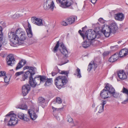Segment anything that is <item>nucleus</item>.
<instances>
[{
  "label": "nucleus",
  "instance_id": "nucleus-36",
  "mask_svg": "<svg viewBox=\"0 0 128 128\" xmlns=\"http://www.w3.org/2000/svg\"><path fill=\"white\" fill-rule=\"evenodd\" d=\"M25 72H24L23 71H20L18 72H16L15 73V75L16 77H17L20 75L22 74V76L25 73Z\"/></svg>",
  "mask_w": 128,
  "mask_h": 128
},
{
  "label": "nucleus",
  "instance_id": "nucleus-47",
  "mask_svg": "<svg viewBox=\"0 0 128 128\" xmlns=\"http://www.w3.org/2000/svg\"><path fill=\"white\" fill-rule=\"evenodd\" d=\"M128 102V96H127V98L126 99L122 102V104H126Z\"/></svg>",
  "mask_w": 128,
  "mask_h": 128
},
{
  "label": "nucleus",
  "instance_id": "nucleus-50",
  "mask_svg": "<svg viewBox=\"0 0 128 128\" xmlns=\"http://www.w3.org/2000/svg\"><path fill=\"white\" fill-rule=\"evenodd\" d=\"M20 62H21V64H22L23 66H24L26 64V61L24 60H22L20 61Z\"/></svg>",
  "mask_w": 128,
  "mask_h": 128
},
{
  "label": "nucleus",
  "instance_id": "nucleus-63",
  "mask_svg": "<svg viewBox=\"0 0 128 128\" xmlns=\"http://www.w3.org/2000/svg\"><path fill=\"white\" fill-rule=\"evenodd\" d=\"M95 104L94 103L92 104V107L93 108H94L95 107Z\"/></svg>",
  "mask_w": 128,
  "mask_h": 128
},
{
  "label": "nucleus",
  "instance_id": "nucleus-22",
  "mask_svg": "<svg viewBox=\"0 0 128 128\" xmlns=\"http://www.w3.org/2000/svg\"><path fill=\"white\" fill-rule=\"evenodd\" d=\"M34 20L35 21L34 24H36L38 26H42L43 25L42 20V19L34 17Z\"/></svg>",
  "mask_w": 128,
  "mask_h": 128
},
{
  "label": "nucleus",
  "instance_id": "nucleus-44",
  "mask_svg": "<svg viewBox=\"0 0 128 128\" xmlns=\"http://www.w3.org/2000/svg\"><path fill=\"white\" fill-rule=\"evenodd\" d=\"M108 61L110 62H115L112 55L110 57L108 60Z\"/></svg>",
  "mask_w": 128,
  "mask_h": 128
},
{
  "label": "nucleus",
  "instance_id": "nucleus-25",
  "mask_svg": "<svg viewBox=\"0 0 128 128\" xmlns=\"http://www.w3.org/2000/svg\"><path fill=\"white\" fill-rule=\"evenodd\" d=\"M26 32L28 37L32 38L33 36L30 26L28 24V28L26 29Z\"/></svg>",
  "mask_w": 128,
  "mask_h": 128
},
{
  "label": "nucleus",
  "instance_id": "nucleus-4",
  "mask_svg": "<svg viewBox=\"0 0 128 128\" xmlns=\"http://www.w3.org/2000/svg\"><path fill=\"white\" fill-rule=\"evenodd\" d=\"M8 37L10 38V44L11 46H15L16 44L18 45L20 44L21 42L18 35L14 34V33L13 34L9 33L8 34Z\"/></svg>",
  "mask_w": 128,
  "mask_h": 128
},
{
  "label": "nucleus",
  "instance_id": "nucleus-14",
  "mask_svg": "<svg viewBox=\"0 0 128 128\" xmlns=\"http://www.w3.org/2000/svg\"><path fill=\"white\" fill-rule=\"evenodd\" d=\"M38 104L39 106H41L43 108L47 106V104L45 102V99L42 97H40L38 98Z\"/></svg>",
  "mask_w": 128,
  "mask_h": 128
},
{
  "label": "nucleus",
  "instance_id": "nucleus-20",
  "mask_svg": "<svg viewBox=\"0 0 128 128\" xmlns=\"http://www.w3.org/2000/svg\"><path fill=\"white\" fill-rule=\"evenodd\" d=\"M128 54V50L126 48L121 50L119 52V56L120 58L125 56Z\"/></svg>",
  "mask_w": 128,
  "mask_h": 128
},
{
  "label": "nucleus",
  "instance_id": "nucleus-37",
  "mask_svg": "<svg viewBox=\"0 0 128 128\" xmlns=\"http://www.w3.org/2000/svg\"><path fill=\"white\" fill-rule=\"evenodd\" d=\"M122 92L126 94L127 95V96H128V90L126 88L123 87L122 90Z\"/></svg>",
  "mask_w": 128,
  "mask_h": 128
},
{
  "label": "nucleus",
  "instance_id": "nucleus-15",
  "mask_svg": "<svg viewBox=\"0 0 128 128\" xmlns=\"http://www.w3.org/2000/svg\"><path fill=\"white\" fill-rule=\"evenodd\" d=\"M18 116L19 118L24 121L28 122L29 120L28 116L26 115H24L21 112H20L18 113Z\"/></svg>",
  "mask_w": 128,
  "mask_h": 128
},
{
  "label": "nucleus",
  "instance_id": "nucleus-32",
  "mask_svg": "<svg viewBox=\"0 0 128 128\" xmlns=\"http://www.w3.org/2000/svg\"><path fill=\"white\" fill-rule=\"evenodd\" d=\"M60 41H58L57 43L56 44L55 46L54 47V49L52 50V51L54 52H57L58 50V48L60 46Z\"/></svg>",
  "mask_w": 128,
  "mask_h": 128
},
{
  "label": "nucleus",
  "instance_id": "nucleus-8",
  "mask_svg": "<svg viewBox=\"0 0 128 128\" xmlns=\"http://www.w3.org/2000/svg\"><path fill=\"white\" fill-rule=\"evenodd\" d=\"M6 58L8 65L9 66H12L16 62L14 56L12 54H10L7 56Z\"/></svg>",
  "mask_w": 128,
  "mask_h": 128
},
{
  "label": "nucleus",
  "instance_id": "nucleus-2",
  "mask_svg": "<svg viewBox=\"0 0 128 128\" xmlns=\"http://www.w3.org/2000/svg\"><path fill=\"white\" fill-rule=\"evenodd\" d=\"M36 73V72L30 73L28 72H26L25 73L22 75L21 81H24L28 78H29V83L30 86L34 88L36 85H38L39 81L37 79L36 76L33 78V76Z\"/></svg>",
  "mask_w": 128,
  "mask_h": 128
},
{
  "label": "nucleus",
  "instance_id": "nucleus-26",
  "mask_svg": "<svg viewBox=\"0 0 128 128\" xmlns=\"http://www.w3.org/2000/svg\"><path fill=\"white\" fill-rule=\"evenodd\" d=\"M16 108H18L22 110H27L28 107L27 106L24 104L17 105L16 106Z\"/></svg>",
  "mask_w": 128,
  "mask_h": 128
},
{
  "label": "nucleus",
  "instance_id": "nucleus-58",
  "mask_svg": "<svg viewBox=\"0 0 128 128\" xmlns=\"http://www.w3.org/2000/svg\"><path fill=\"white\" fill-rule=\"evenodd\" d=\"M80 34L82 37L83 39H84V37H85V35H84L82 33H80Z\"/></svg>",
  "mask_w": 128,
  "mask_h": 128
},
{
  "label": "nucleus",
  "instance_id": "nucleus-29",
  "mask_svg": "<svg viewBox=\"0 0 128 128\" xmlns=\"http://www.w3.org/2000/svg\"><path fill=\"white\" fill-rule=\"evenodd\" d=\"M75 18L74 17H71L67 19L66 22L70 24H71L75 21Z\"/></svg>",
  "mask_w": 128,
  "mask_h": 128
},
{
  "label": "nucleus",
  "instance_id": "nucleus-56",
  "mask_svg": "<svg viewBox=\"0 0 128 128\" xmlns=\"http://www.w3.org/2000/svg\"><path fill=\"white\" fill-rule=\"evenodd\" d=\"M57 72H54L52 71L51 73L52 75V76H54L55 75L57 74L56 73Z\"/></svg>",
  "mask_w": 128,
  "mask_h": 128
},
{
  "label": "nucleus",
  "instance_id": "nucleus-61",
  "mask_svg": "<svg viewBox=\"0 0 128 128\" xmlns=\"http://www.w3.org/2000/svg\"><path fill=\"white\" fill-rule=\"evenodd\" d=\"M108 54V53L106 52H104L103 53V55L104 56H106Z\"/></svg>",
  "mask_w": 128,
  "mask_h": 128
},
{
  "label": "nucleus",
  "instance_id": "nucleus-62",
  "mask_svg": "<svg viewBox=\"0 0 128 128\" xmlns=\"http://www.w3.org/2000/svg\"><path fill=\"white\" fill-rule=\"evenodd\" d=\"M87 28V26H85L84 27H83L82 28V31L83 32H84L85 30H84V29L85 28Z\"/></svg>",
  "mask_w": 128,
  "mask_h": 128
},
{
  "label": "nucleus",
  "instance_id": "nucleus-43",
  "mask_svg": "<svg viewBox=\"0 0 128 128\" xmlns=\"http://www.w3.org/2000/svg\"><path fill=\"white\" fill-rule=\"evenodd\" d=\"M100 32V31H98L97 34L96 33L95 34L96 35V37L95 38H98L101 36V34L100 33V32Z\"/></svg>",
  "mask_w": 128,
  "mask_h": 128
},
{
  "label": "nucleus",
  "instance_id": "nucleus-53",
  "mask_svg": "<svg viewBox=\"0 0 128 128\" xmlns=\"http://www.w3.org/2000/svg\"><path fill=\"white\" fill-rule=\"evenodd\" d=\"M102 102L101 104L102 106H103V107H104V105L106 104V100H102Z\"/></svg>",
  "mask_w": 128,
  "mask_h": 128
},
{
  "label": "nucleus",
  "instance_id": "nucleus-24",
  "mask_svg": "<svg viewBox=\"0 0 128 128\" xmlns=\"http://www.w3.org/2000/svg\"><path fill=\"white\" fill-rule=\"evenodd\" d=\"M23 68L24 70L29 69L28 70V71H27V72H29L31 73H33L34 72H36L35 70H36V68L34 67H33L32 66H24V67Z\"/></svg>",
  "mask_w": 128,
  "mask_h": 128
},
{
  "label": "nucleus",
  "instance_id": "nucleus-55",
  "mask_svg": "<svg viewBox=\"0 0 128 128\" xmlns=\"http://www.w3.org/2000/svg\"><path fill=\"white\" fill-rule=\"evenodd\" d=\"M68 60H66L65 61H64V62H63L62 64H59L58 65H60V66H62V65H63L64 64L68 63Z\"/></svg>",
  "mask_w": 128,
  "mask_h": 128
},
{
  "label": "nucleus",
  "instance_id": "nucleus-1",
  "mask_svg": "<svg viewBox=\"0 0 128 128\" xmlns=\"http://www.w3.org/2000/svg\"><path fill=\"white\" fill-rule=\"evenodd\" d=\"M60 74L66 75V76H58L55 80V84L59 89H60L62 87H64V86L68 82V78L69 73L68 71H60Z\"/></svg>",
  "mask_w": 128,
  "mask_h": 128
},
{
  "label": "nucleus",
  "instance_id": "nucleus-13",
  "mask_svg": "<svg viewBox=\"0 0 128 128\" xmlns=\"http://www.w3.org/2000/svg\"><path fill=\"white\" fill-rule=\"evenodd\" d=\"M108 29L110 30V32L114 33H115L118 29V27L116 24L115 23H112L111 24L110 26L108 27Z\"/></svg>",
  "mask_w": 128,
  "mask_h": 128
},
{
  "label": "nucleus",
  "instance_id": "nucleus-64",
  "mask_svg": "<svg viewBox=\"0 0 128 128\" xmlns=\"http://www.w3.org/2000/svg\"><path fill=\"white\" fill-rule=\"evenodd\" d=\"M82 31L80 30L78 31V32L79 33V34H80V33H82Z\"/></svg>",
  "mask_w": 128,
  "mask_h": 128
},
{
  "label": "nucleus",
  "instance_id": "nucleus-10",
  "mask_svg": "<svg viewBox=\"0 0 128 128\" xmlns=\"http://www.w3.org/2000/svg\"><path fill=\"white\" fill-rule=\"evenodd\" d=\"M60 46L59 50L62 54L67 58V57L68 56L67 55L68 54V51L66 47L65 46L64 43L62 42Z\"/></svg>",
  "mask_w": 128,
  "mask_h": 128
},
{
  "label": "nucleus",
  "instance_id": "nucleus-60",
  "mask_svg": "<svg viewBox=\"0 0 128 128\" xmlns=\"http://www.w3.org/2000/svg\"><path fill=\"white\" fill-rule=\"evenodd\" d=\"M94 65V68H96L97 67V64L95 63H93Z\"/></svg>",
  "mask_w": 128,
  "mask_h": 128
},
{
  "label": "nucleus",
  "instance_id": "nucleus-5",
  "mask_svg": "<svg viewBox=\"0 0 128 128\" xmlns=\"http://www.w3.org/2000/svg\"><path fill=\"white\" fill-rule=\"evenodd\" d=\"M104 88L108 91L109 94H110L111 96H112L115 98H117L118 97V94L115 92L114 89L112 85H110L108 83L106 84Z\"/></svg>",
  "mask_w": 128,
  "mask_h": 128
},
{
  "label": "nucleus",
  "instance_id": "nucleus-40",
  "mask_svg": "<svg viewBox=\"0 0 128 128\" xmlns=\"http://www.w3.org/2000/svg\"><path fill=\"white\" fill-rule=\"evenodd\" d=\"M92 68V64L91 63H90L88 66V68L87 70L88 71H90L91 70Z\"/></svg>",
  "mask_w": 128,
  "mask_h": 128
},
{
  "label": "nucleus",
  "instance_id": "nucleus-59",
  "mask_svg": "<svg viewBox=\"0 0 128 128\" xmlns=\"http://www.w3.org/2000/svg\"><path fill=\"white\" fill-rule=\"evenodd\" d=\"M2 27L0 26V34H3V33L2 32Z\"/></svg>",
  "mask_w": 128,
  "mask_h": 128
},
{
  "label": "nucleus",
  "instance_id": "nucleus-27",
  "mask_svg": "<svg viewBox=\"0 0 128 128\" xmlns=\"http://www.w3.org/2000/svg\"><path fill=\"white\" fill-rule=\"evenodd\" d=\"M26 38V35L25 32L21 33L20 35L19 39L20 41H24L25 40Z\"/></svg>",
  "mask_w": 128,
  "mask_h": 128
},
{
  "label": "nucleus",
  "instance_id": "nucleus-19",
  "mask_svg": "<svg viewBox=\"0 0 128 128\" xmlns=\"http://www.w3.org/2000/svg\"><path fill=\"white\" fill-rule=\"evenodd\" d=\"M92 43L91 41L87 38L82 43V46L84 48H86L90 46Z\"/></svg>",
  "mask_w": 128,
  "mask_h": 128
},
{
  "label": "nucleus",
  "instance_id": "nucleus-6",
  "mask_svg": "<svg viewBox=\"0 0 128 128\" xmlns=\"http://www.w3.org/2000/svg\"><path fill=\"white\" fill-rule=\"evenodd\" d=\"M56 2L60 4V6L64 8L70 6L73 4L72 0H56Z\"/></svg>",
  "mask_w": 128,
  "mask_h": 128
},
{
  "label": "nucleus",
  "instance_id": "nucleus-30",
  "mask_svg": "<svg viewBox=\"0 0 128 128\" xmlns=\"http://www.w3.org/2000/svg\"><path fill=\"white\" fill-rule=\"evenodd\" d=\"M74 75H76L77 77L78 78H80L81 77V72H80V70L78 68H77L76 69L75 73L74 74Z\"/></svg>",
  "mask_w": 128,
  "mask_h": 128
},
{
  "label": "nucleus",
  "instance_id": "nucleus-16",
  "mask_svg": "<svg viewBox=\"0 0 128 128\" xmlns=\"http://www.w3.org/2000/svg\"><path fill=\"white\" fill-rule=\"evenodd\" d=\"M22 28H17L16 27L13 28L11 30V31L10 32V33H12L13 34L14 33V34L18 35V34H21V33L23 32Z\"/></svg>",
  "mask_w": 128,
  "mask_h": 128
},
{
  "label": "nucleus",
  "instance_id": "nucleus-46",
  "mask_svg": "<svg viewBox=\"0 0 128 128\" xmlns=\"http://www.w3.org/2000/svg\"><path fill=\"white\" fill-rule=\"evenodd\" d=\"M6 73V72L5 71H0V77L5 76Z\"/></svg>",
  "mask_w": 128,
  "mask_h": 128
},
{
  "label": "nucleus",
  "instance_id": "nucleus-42",
  "mask_svg": "<svg viewBox=\"0 0 128 128\" xmlns=\"http://www.w3.org/2000/svg\"><path fill=\"white\" fill-rule=\"evenodd\" d=\"M56 102L58 104H60L62 102V100L59 97L56 98Z\"/></svg>",
  "mask_w": 128,
  "mask_h": 128
},
{
  "label": "nucleus",
  "instance_id": "nucleus-23",
  "mask_svg": "<svg viewBox=\"0 0 128 128\" xmlns=\"http://www.w3.org/2000/svg\"><path fill=\"white\" fill-rule=\"evenodd\" d=\"M110 32V30H108V28L106 29V30H104L103 28H102L100 32L102 33L106 37H108L110 36V33H112Z\"/></svg>",
  "mask_w": 128,
  "mask_h": 128
},
{
  "label": "nucleus",
  "instance_id": "nucleus-9",
  "mask_svg": "<svg viewBox=\"0 0 128 128\" xmlns=\"http://www.w3.org/2000/svg\"><path fill=\"white\" fill-rule=\"evenodd\" d=\"M30 89V86L28 84H26L22 87V92L23 95L25 96L28 93Z\"/></svg>",
  "mask_w": 128,
  "mask_h": 128
},
{
  "label": "nucleus",
  "instance_id": "nucleus-17",
  "mask_svg": "<svg viewBox=\"0 0 128 128\" xmlns=\"http://www.w3.org/2000/svg\"><path fill=\"white\" fill-rule=\"evenodd\" d=\"M114 17L116 20L120 21H122L124 18V15L122 12L115 14Z\"/></svg>",
  "mask_w": 128,
  "mask_h": 128
},
{
  "label": "nucleus",
  "instance_id": "nucleus-54",
  "mask_svg": "<svg viewBox=\"0 0 128 128\" xmlns=\"http://www.w3.org/2000/svg\"><path fill=\"white\" fill-rule=\"evenodd\" d=\"M61 24L64 26H66L68 25L67 22L64 21H62L61 23Z\"/></svg>",
  "mask_w": 128,
  "mask_h": 128
},
{
  "label": "nucleus",
  "instance_id": "nucleus-21",
  "mask_svg": "<svg viewBox=\"0 0 128 128\" xmlns=\"http://www.w3.org/2000/svg\"><path fill=\"white\" fill-rule=\"evenodd\" d=\"M37 79L39 81L38 85H40V83L44 82L46 80V77L45 76L42 75L36 76Z\"/></svg>",
  "mask_w": 128,
  "mask_h": 128
},
{
  "label": "nucleus",
  "instance_id": "nucleus-38",
  "mask_svg": "<svg viewBox=\"0 0 128 128\" xmlns=\"http://www.w3.org/2000/svg\"><path fill=\"white\" fill-rule=\"evenodd\" d=\"M53 71L55 72H57V74H58V73H60V70L58 68V67L57 66H56Z\"/></svg>",
  "mask_w": 128,
  "mask_h": 128
},
{
  "label": "nucleus",
  "instance_id": "nucleus-18",
  "mask_svg": "<svg viewBox=\"0 0 128 128\" xmlns=\"http://www.w3.org/2000/svg\"><path fill=\"white\" fill-rule=\"evenodd\" d=\"M28 113L32 120H35L37 117L36 113L34 111L31 110H28Z\"/></svg>",
  "mask_w": 128,
  "mask_h": 128
},
{
  "label": "nucleus",
  "instance_id": "nucleus-3",
  "mask_svg": "<svg viewBox=\"0 0 128 128\" xmlns=\"http://www.w3.org/2000/svg\"><path fill=\"white\" fill-rule=\"evenodd\" d=\"M13 112L11 111L6 116V118L4 119V122H7L10 119L8 122V126H13L16 125L18 123V119L16 117V115Z\"/></svg>",
  "mask_w": 128,
  "mask_h": 128
},
{
  "label": "nucleus",
  "instance_id": "nucleus-33",
  "mask_svg": "<svg viewBox=\"0 0 128 128\" xmlns=\"http://www.w3.org/2000/svg\"><path fill=\"white\" fill-rule=\"evenodd\" d=\"M46 82L44 84V86H48L49 84H50L52 81V78H47V79H46Z\"/></svg>",
  "mask_w": 128,
  "mask_h": 128
},
{
  "label": "nucleus",
  "instance_id": "nucleus-34",
  "mask_svg": "<svg viewBox=\"0 0 128 128\" xmlns=\"http://www.w3.org/2000/svg\"><path fill=\"white\" fill-rule=\"evenodd\" d=\"M23 66V65L21 64V62H19L17 65V66L16 68V70H17L21 68Z\"/></svg>",
  "mask_w": 128,
  "mask_h": 128
},
{
  "label": "nucleus",
  "instance_id": "nucleus-28",
  "mask_svg": "<svg viewBox=\"0 0 128 128\" xmlns=\"http://www.w3.org/2000/svg\"><path fill=\"white\" fill-rule=\"evenodd\" d=\"M43 7L44 9L46 10H47L50 9L52 10L53 11L54 9L52 8V6L48 5V4L46 2H44V4Z\"/></svg>",
  "mask_w": 128,
  "mask_h": 128
},
{
  "label": "nucleus",
  "instance_id": "nucleus-39",
  "mask_svg": "<svg viewBox=\"0 0 128 128\" xmlns=\"http://www.w3.org/2000/svg\"><path fill=\"white\" fill-rule=\"evenodd\" d=\"M118 47V45H115L114 46H111L110 47V48L113 50H117Z\"/></svg>",
  "mask_w": 128,
  "mask_h": 128
},
{
  "label": "nucleus",
  "instance_id": "nucleus-12",
  "mask_svg": "<svg viewBox=\"0 0 128 128\" xmlns=\"http://www.w3.org/2000/svg\"><path fill=\"white\" fill-rule=\"evenodd\" d=\"M117 74L118 77L121 80H124L127 78L126 73L123 70L118 71Z\"/></svg>",
  "mask_w": 128,
  "mask_h": 128
},
{
  "label": "nucleus",
  "instance_id": "nucleus-41",
  "mask_svg": "<svg viewBox=\"0 0 128 128\" xmlns=\"http://www.w3.org/2000/svg\"><path fill=\"white\" fill-rule=\"evenodd\" d=\"M4 82L6 83H8L9 81L10 78L9 77H8L7 76H5L4 78Z\"/></svg>",
  "mask_w": 128,
  "mask_h": 128
},
{
  "label": "nucleus",
  "instance_id": "nucleus-57",
  "mask_svg": "<svg viewBox=\"0 0 128 128\" xmlns=\"http://www.w3.org/2000/svg\"><path fill=\"white\" fill-rule=\"evenodd\" d=\"M97 0H90V1L93 4H94L96 3Z\"/></svg>",
  "mask_w": 128,
  "mask_h": 128
},
{
  "label": "nucleus",
  "instance_id": "nucleus-51",
  "mask_svg": "<svg viewBox=\"0 0 128 128\" xmlns=\"http://www.w3.org/2000/svg\"><path fill=\"white\" fill-rule=\"evenodd\" d=\"M104 107H103V106H100L98 112L99 113L102 112L104 110Z\"/></svg>",
  "mask_w": 128,
  "mask_h": 128
},
{
  "label": "nucleus",
  "instance_id": "nucleus-45",
  "mask_svg": "<svg viewBox=\"0 0 128 128\" xmlns=\"http://www.w3.org/2000/svg\"><path fill=\"white\" fill-rule=\"evenodd\" d=\"M68 121L70 122H71L73 121L72 118L70 117V116H67Z\"/></svg>",
  "mask_w": 128,
  "mask_h": 128
},
{
  "label": "nucleus",
  "instance_id": "nucleus-11",
  "mask_svg": "<svg viewBox=\"0 0 128 128\" xmlns=\"http://www.w3.org/2000/svg\"><path fill=\"white\" fill-rule=\"evenodd\" d=\"M100 96L102 98L104 99L110 98L111 96L110 94H109L104 88L100 92Z\"/></svg>",
  "mask_w": 128,
  "mask_h": 128
},
{
  "label": "nucleus",
  "instance_id": "nucleus-48",
  "mask_svg": "<svg viewBox=\"0 0 128 128\" xmlns=\"http://www.w3.org/2000/svg\"><path fill=\"white\" fill-rule=\"evenodd\" d=\"M52 109L53 110V111L54 112L55 111H58L59 110H60V109H62V108H54V107L53 106H52Z\"/></svg>",
  "mask_w": 128,
  "mask_h": 128
},
{
  "label": "nucleus",
  "instance_id": "nucleus-35",
  "mask_svg": "<svg viewBox=\"0 0 128 128\" xmlns=\"http://www.w3.org/2000/svg\"><path fill=\"white\" fill-rule=\"evenodd\" d=\"M112 56L114 58V59L115 61L118 58V57L119 56V55L118 54L116 53L114 54Z\"/></svg>",
  "mask_w": 128,
  "mask_h": 128
},
{
  "label": "nucleus",
  "instance_id": "nucleus-52",
  "mask_svg": "<svg viewBox=\"0 0 128 128\" xmlns=\"http://www.w3.org/2000/svg\"><path fill=\"white\" fill-rule=\"evenodd\" d=\"M3 34H0V42H1L2 41L4 38L3 36Z\"/></svg>",
  "mask_w": 128,
  "mask_h": 128
},
{
  "label": "nucleus",
  "instance_id": "nucleus-49",
  "mask_svg": "<svg viewBox=\"0 0 128 128\" xmlns=\"http://www.w3.org/2000/svg\"><path fill=\"white\" fill-rule=\"evenodd\" d=\"M98 21L104 24V20L102 18H100L98 19Z\"/></svg>",
  "mask_w": 128,
  "mask_h": 128
},
{
  "label": "nucleus",
  "instance_id": "nucleus-7",
  "mask_svg": "<svg viewBox=\"0 0 128 128\" xmlns=\"http://www.w3.org/2000/svg\"><path fill=\"white\" fill-rule=\"evenodd\" d=\"M96 32L92 30H87L85 33V37L86 38L92 41V40L94 39L96 37Z\"/></svg>",
  "mask_w": 128,
  "mask_h": 128
},
{
  "label": "nucleus",
  "instance_id": "nucleus-31",
  "mask_svg": "<svg viewBox=\"0 0 128 128\" xmlns=\"http://www.w3.org/2000/svg\"><path fill=\"white\" fill-rule=\"evenodd\" d=\"M46 3L48 4V5H50L52 7V8H54V5L53 0H46Z\"/></svg>",
  "mask_w": 128,
  "mask_h": 128
}]
</instances>
